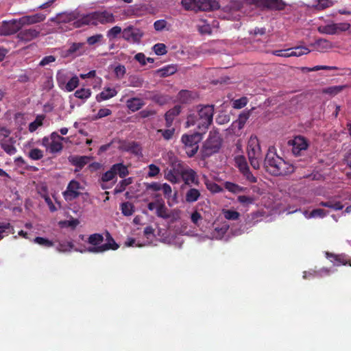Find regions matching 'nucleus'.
I'll list each match as a JSON object with an SVG mask.
<instances>
[{"mask_svg": "<svg viewBox=\"0 0 351 351\" xmlns=\"http://www.w3.org/2000/svg\"><path fill=\"white\" fill-rule=\"evenodd\" d=\"M213 115L214 105H198L189 112L185 126H196L199 131L205 133L213 123Z\"/></svg>", "mask_w": 351, "mask_h": 351, "instance_id": "nucleus-1", "label": "nucleus"}, {"mask_svg": "<svg viewBox=\"0 0 351 351\" xmlns=\"http://www.w3.org/2000/svg\"><path fill=\"white\" fill-rule=\"evenodd\" d=\"M264 164L267 171L275 176L288 175L295 170L293 165L276 154L274 147L268 149Z\"/></svg>", "mask_w": 351, "mask_h": 351, "instance_id": "nucleus-2", "label": "nucleus"}, {"mask_svg": "<svg viewBox=\"0 0 351 351\" xmlns=\"http://www.w3.org/2000/svg\"><path fill=\"white\" fill-rule=\"evenodd\" d=\"M115 22V16L113 13L108 10H98L84 14L81 19L76 21L74 27L80 28L85 25L97 26L99 24L113 23Z\"/></svg>", "mask_w": 351, "mask_h": 351, "instance_id": "nucleus-3", "label": "nucleus"}, {"mask_svg": "<svg viewBox=\"0 0 351 351\" xmlns=\"http://www.w3.org/2000/svg\"><path fill=\"white\" fill-rule=\"evenodd\" d=\"M222 142L223 139L219 132L217 130H211L202 148L203 157L208 158L219 152L221 147Z\"/></svg>", "mask_w": 351, "mask_h": 351, "instance_id": "nucleus-4", "label": "nucleus"}, {"mask_svg": "<svg viewBox=\"0 0 351 351\" xmlns=\"http://www.w3.org/2000/svg\"><path fill=\"white\" fill-rule=\"evenodd\" d=\"M247 152L250 165L255 169L260 168L262 160L261 149L256 136H251L248 141Z\"/></svg>", "mask_w": 351, "mask_h": 351, "instance_id": "nucleus-5", "label": "nucleus"}, {"mask_svg": "<svg viewBox=\"0 0 351 351\" xmlns=\"http://www.w3.org/2000/svg\"><path fill=\"white\" fill-rule=\"evenodd\" d=\"M202 132H195L193 134H184L181 137V141L184 144L186 154L190 158L194 156L199 149V143L202 139Z\"/></svg>", "mask_w": 351, "mask_h": 351, "instance_id": "nucleus-6", "label": "nucleus"}, {"mask_svg": "<svg viewBox=\"0 0 351 351\" xmlns=\"http://www.w3.org/2000/svg\"><path fill=\"white\" fill-rule=\"evenodd\" d=\"M129 174L128 167L123 163H116L113 165L109 170L102 174L101 180L103 182H108L114 180V183L117 182V176L124 178Z\"/></svg>", "mask_w": 351, "mask_h": 351, "instance_id": "nucleus-7", "label": "nucleus"}, {"mask_svg": "<svg viewBox=\"0 0 351 351\" xmlns=\"http://www.w3.org/2000/svg\"><path fill=\"white\" fill-rule=\"evenodd\" d=\"M83 15L84 14H81L80 11L76 9L70 12L58 13L55 17L51 18L49 21L57 24L69 23L73 21L74 25L75 23L79 21Z\"/></svg>", "mask_w": 351, "mask_h": 351, "instance_id": "nucleus-8", "label": "nucleus"}, {"mask_svg": "<svg viewBox=\"0 0 351 351\" xmlns=\"http://www.w3.org/2000/svg\"><path fill=\"white\" fill-rule=\"evenodd\" d=\"M23 28L20 19L3 21L0 25V36H11L19 33Z\"/></svg>", "mask_w": 351, "mask_h": 351, "instance_id": "nucleus-9", "label": "nucleus"}, {"mask_svg": "<svg viewBox=\"0 0 351 351\" xmlns=\"http://www.w3.org/2000/svg\"><path fill=\"white\" fill-rule=\"evenodd\" d=\"M106 237L107 243L101 245L99 247H89L85 251L90 253H101L109 250H116L119 247V245L115 242L109 232H106Z\"/></svg>", "mask_w": 351, "mask_h": 351, "instance_id": "nucleus-10", "label": "nucleus"}, {"mask_svg": "<svg viewBox=\"0 0 351 351\" xmlns=\"http://www.w3.org/2000/svg\"><path fill=\"white\" fill-rule=\"evenodd\" d=\"M82 189L81 184L78 181L72 180L68 184L66 191L62 193L64 199L67 202H71L77 198L81 195L80 190Z\"/></svg>", "mask_w": 351, "mask_h": 351, "instance_id": "nucleus-11", "label": "nucleus"}, {"mask_svg": "<svg viewBox=\"0 0 351 351\" xmlns=\"http://www.w3.org/2000/svg\"><path fill=\"white\" fill-rule=\"evenodd\" d=\"M143 35L142 30L132 25L124 28L122 32V38L126 41L134 43H140Z\"/></svg>", "mask_w": 351, "mask_h": 351, "instance_id": "nucleus-12", "label": "nucleus"}, {"mask_svg": "<svg viewBox=\"0 0 351 351\" xmlns=\"http://www.w3.org/2000/svg\"><path fill=\"white\" fill-rule=\"evenodd\" d=\"M40 34V29H37L36 27H29L21 29L20 32L17 34L16 38L20 41L28 43L39 37Z\"/></svg>", "mask_w": 351, "mask_h": 351, "instance_id": "nucleus-13", "label": "nucleus"}, {"mask_svg": "<svg viewBox=\"0 0 351 351\" xmlns=\"http://www.w3.org/2000/svg\"><path fill=\"white\" fill-rule=\"evenodd\" d=\"M180 179L185 185L190 186L192 185L198 186L200 184L197 172L191 167H188V169H184V171L182 172Z\"/></svg>", "mask_w": 351, "mask_h": 351, "instance_id": "nucleus-14", "label": "nucleus"}, {"mask_svg": "<svg viewBox=\"0 0 351 351\" xmlns=\"http://www.w3.org/2000/svg\"><path fill=\"white\" fill-rule=\"evenodd\" d=\"M292 152L295 156L301 154V152L305 151L308 148V143L306 139L301 136L295 137L291 141Z\"/></svg>", "mask_w": 351, "mask_h": 351, "instance_id": "nucleus-15", "label": "nucleus"}, {"mask_svg": "<svg viewBox=\"0 0 351 351\" xmlns=\"http://www.w3.org/2000/svg\"><path fill=\"white\" fill-rule=\"evenodd\" d=\"M263 8L273 11H282L287 5L283 0H261Z\"/></svg>", "mask_w": 351, "mask_h": 351, "instance_id": "nucleus-16", "label": "nucleus"}, {"mask_svg": "<svg viewBox=\"0 0 351 351\" xmlns=\"http://www.w3.org/2000/svg\"><path fill=\"white\" fill-rule=\"evenodd\" d=\"M20 19L22 26L32 25L44 21L46 19V15L43 13H36L32 15H25Z\"/></svg>", "mask_w": 351, "mask_h": 351, "instance_id": "nucleus-17", "label": "nucleus"}, {"mask_svg": "<svg viewBox=\"0 0 351 351\" xmlns=\"http://www.w3.org/2000/svg\"><path fill=\"white\" fill-rule=\"evenodd\" d=\"M219 8V2L217 0H197V11H213Z\"/></svg>", "mask_w": 351, "mask_h": 351, "instance_id": "nucleus-18", "label": "nucleus"}, {"mask_svg": "<svg viewBox=\"0 0 351 351\" xmlns=\"http://www.w3.org/2000/svg\"><path fill=\"white\" fill-rule=\"evenodd\" d=\"M16 140L12 138H3L0 141L1 147L9 155H14L16 152V148L14 146Z\"/></svg>", "mask_w": 351, "mask_h": 351, "instance_id": "nucleus-19", "label": "nucleus"}, {"mask_svg": "<svg viewBox=\"0 0 351 351\" xmlns=\"http://www.w3.org/2000/svg\"><path fill=\"white\" fill-rule=\"evenodd\" d=\"M119 149L123 152H130L133 154H138L139 151V145L135 141H127L125 140L119 141Z\"/></svg>", "mask_w": 351, "mask_h": 351, "instance_id": "nucleus-20", "label": "nucleus"}, {"mask_svg": "<svg viewBox=\"0 0 351 351\" xmlns=\"http://www.w3.org/2000/svg\"><path fill=\"white\" fill-rule=\"evenodd\" d=\"M197 97L196 93L182 90L178 93V99L182 104L191 103Z\"/></svg>", "mask_w": 351, "mask_h": 351, "instance_id": "nucleus-21", "label": "nucleus"}, {"mask_svg": "<svg viewBox=\"0 0 351 351\" xmlns=\"http://www.w3.org/2000/svg\"><path fill=\"white\" fill-rule=\"evenodd\" d=\"M127 107L132 112H136L140 110L145 103L142 99L138 97H133L127 100Z\"/></svg>", "mask_w": 351, "mask_h": 351, "instance_id": "nucleus-22", "label": "nucleus"}, {"mask_svg": "<svg viewBox=\"0 0 351 351\" xmlns=\"http://www.w3.org/2000/svg\"><path fill=\"white\" fill-rule=\"evenodd\" d=\"M224 188L229 192L234 194H239L241 193H245L248 191L247 187L241 186L236 183L231 182H226L224 183Z\"/></svg>", "mask_w": 351, "mask_h": 351, "instance_id": "nucleus-23", "label": "nucleus"}, {"mask_svg": "<svg viewBox=\"0 0 351 351\" xmlns=\"http://www.w3.org/2000/svg\"><path fill=\"white\" fill-rule=\"evenodd\" d=\"M117 94V91L114 88H106L97 95L96 99L98 102H101V101L107 100L114 97Z\"/></svg>", "mask_w": 351, "mask_h": 351, "instance_id": "nucleus-24", "label": "nucleus"}, {"mask_svg": "<svg viewBox=\"0 0 351 351\" xmlns=\"http://www.w3.org/2000/svg\"><path fill=\"white\" fill-rule=\"evenodd\" d=\"M326 257L333 263L336 266L346 265L348 263V260L344 255H336L332 253L326 252Z\"/></svg>", "mask_w": 351, "mask_h": 351, "instance_id": "nucleus-25", "label": "nucleus"}, {"mask_svg": "<svg viewBox=\"0 0 351 351\" xmlns=\"http://www.w3.org/2000/svg\"><path fill=\"white\" fill-rule=\"evenodd\" d=\"M201 196L200 191L195 188H190L185 194V201L193 203L199 199Z\"/></svg>", "mask_w": 351, "mask_h": 351, "instance_id": "nucleus-26", "label": "nucleus"}, {"mask_svg": "<svg viewBox=\"0 0 351 351\" xmlns=\"http://www.w3.org/2000/svg\"><path fill=\"white\" fill-rule=\"evenodd\" d=\"M177 69L173 65H167L156 71V73L160 77H165L174 74Z\"/></svg>", "mask_w": 351, "mask_h": 351, "instance_id": "nucleus-27", "label": "nucleus"}, {"mask_svg": "<svg viewBox=\"0 0 351 351\" xmlns=\"http://www.w3.org/2000/svg\"><path fill=\"white\" fill-rule=\"evenodd\" d=\"M69 161L77 167L82 169L88 162V157L83 156H73L69 158Z\"/></svg>", "mask_w": 351, "mask_h": 351, "instance_id": "nucleus-28", "label": "nucleus"}, {"mask_svg": "<svg viewBox=\"0 0 351 351\" xmlns=\"http://www.w3.org/2000/svg\"><path fill=\"white\" fill-rule=\"evenodd\" d=\"M319 206L330 208L334 210H340L343 208V205L339 201H335L334 199H330L327 202H321L319 204Z\"/></svg>", "mask_w": 351, "mask_h": 351, "instance_id": "nucleus-29", "label": "nucleus"}, {"mask_svg": "<svg viewBox=\"0 0 351 351\" xmlns=\"http://www.w3.org/2000/svg\"><path fill=\"white\" fill-rule=\"evenodd\" d=\"M6 235L14 234V228L10 223L0 222V241Z\"/></svg>", "mask_w": 351, "mask_h": 351, "instance_id": "nucleus-30", "label": "nucleus"}, {"mask_svg": "<svg viewBox=\"0 0 351 351\" xmlns=\"http://www.w3.org/2000/svg\"><path fill=\"white\" fill-rule=\"evenodd\" d=\"M83 46L84 43H72L69 48L66 51L65 56H70L74 54L76 56L82 55V53L80 52L77 53V51H79L83 47Z\"/></svg>", "mask_w": 351, "mask_h": 351, "instance_id": "nucleus-31", "label": "nucleus"}, {"mask_svg": "<svg viewBox=\"0 0 351 351\" xmlns=\"http://www.w3.org/2000/svg\"><path fill=\"white\" fill-rule=\"evenodd\" d=\"M189 167L188 165H185L183 162L179 160H175L171 162V169L173 171L177 173V174L181 176L182 172L184 171V169H188Z\"/></svg>", "mask_w": 351, "mask_h": 351, "instance_id": "nucleus-32", "label": "nucleus"}, {"mask_svg": "<svg viewBox=\"0 0 351 351\" xmlns=\"http://www.w3.org/2000/svg\"><path fill=\"white\" fill-rule=\"evenodd\" d=\"M132 178H128L121 180L116 186V187L114 189V193L118 194L123 192L126 187L132 184Z\"/></svg>", "mask_w": 351, "mask_h": 351, "instance_id": "nucleus-33", "label": "nucleus"}, {"mask_svg": "<svg viewBox=\"0 0 351 351\" xmlns=\"http://www.w3.org/2000/svg\"><path fill=\"white\" fill-rule=\"evenodd\" d=\"M88 243L92 245V247H99L104 241V237L99 233L90 234L88 238Z\"/></svg>", "mask_w": 351, "mask_h": 351, "instance_id": "nucleus-34", "label": "nucleus"}, {"mask_svg": "<svg viewBox=\"0 0 351 351\" xmlns=\"http://www.w3.org/2000/svg\"><path fill=\"white\" fill-rule=\"evenodd\" d=\"M45 118V116L44 114L37 115L36 119L29 124V131L30 132H34L38 129V127L43 125Z\"/></svg>", "mask_w": 351, "mask_h": 351, "instance_id": "nucleus-35", "label": "nucleus"}, {"mask_svg": "<svg viewBox=\"0 0 351 351\" xmlns=\"http://www.w3.org/2000/svg\"><path fill=\"white\" fill-rule=\"evenodd\" d=\"M291 51L289 53L291 54V57L292 56H301L302 55H306L310 53V49L305 46H298L293 48H290Z\"/></svg>", "mask_w": 351, "mask_h": 351, "instance_id": "nucleus-36", "label": "nucleus"}, {"mask_svg": "<svg viewBox=\"0 0 351 351\" xmlns=\"http://www.w3.org/2000/svg\"><path fill=\"white\" fill-rule=\"evenodd\" d=\"M165 178L172 184H178L180 182V176L173 171L171 169L165 171Z\"/></svg>", "mask_w": 351, "mask_h": 351, "instance_id": "nucleus-37", "label": "nucleus"}, {"mask_svg": "<svg viewBox=\"0 0 351 351\" xmlns=\"http://www.w3.org/2000/svg\"><path fill=\"white\" fill-rule=\"evenodd\" d=\"M239 172L243 176V177L245 178V180L247 182H249L251 184L257 182V181H258L257 177L253 174V173L250 171L249 167Z\"/></svg>", "mask_w": 351, "mask_h": 351, "instance_id": "nucleus-38", "label": "nucleus"}, {"mask_svg": "<svg viewBox=\"0 0 351 351\" xmlns=\"http://www.w3.org/2000/svg\"><path fill=\"white\" fill-rule=\"evenodd\" d=\"M80 84V80L77 76L75 75L71 77L68 82L66 83L64 88L67 92H71L74 90Z\"/></svg>", "mask_w": 351, "mask_h": 351, "instance_id": "nucleus-39", "label": "nucleus"}, {"mask_svg": "<svg viewBox=\"0 0 351 351\" xmlns=\"http://www.w3.org/2000/svg\"><path fill=\"white\" fill-rule=\"evenodd\" d=\"M317 30L320 34L328 35H334L337 34V29H335V23L319 26L318 27Z\"/></svg>", "mask_w": 351, "mask_h": 351, "instance_id": "nucleus-40", "label": "nucleus"}, {"mask_svg": "<svg viewBox=\"0 0 351 351\" xmlns=\"http://www.w3.org/2000/svg\"><path fill=\"white\" fill-rule=\"evenodd\" d=\"M91 93L90 88H82L75 92L74 96L78 99L86 100L91 96Z\"/></svg>", "mask_w": 351, "mask_h": 351, "instance_id": "nucleus-41", "label": "nucleus"}, {"mask_svg": "<svg viewBox=\"0 0 351 351\" xmlns=\"http://www.w3.org/2000/svg\"><path fill=\"white\" fill-rule=\"evenodd\" d=\"M121 213L125 216H131L134 212V206L130 202H123L121 204Z\"/></svg>", "mask_w": 351, "mask_h": 351, "instance_id": "nucleus-42", "label": "nucleus"}, {"mask_svg": "<svg viewBox=\"0 0 351 351\" xmlns=\"http://www.w3.org/2000/svg\"><path fill=\"white\" fill-rule=\"evenodd\" d=\"M235 166L239 169V171H241L244 169L247 168L249 166L247 165L246 158L243 156H237L234 158Z\"/></svg>", "mask_w": 351, "mask_h": 351, "instance_id": "nucleus-43", "label": "nucleus"}, {"mask_svg": "<svg viewBox=\"0 0 351 351\" xmlns=\"http://www.w3.org/2000/svg\"><path fill=\"white\" fill-rule=\"evenodd\" d=\"M73 247L74 245L71 241H62L59 243L56 249L60 252H70Z\"/></svg>", "mask_w": 351, "mask_h": 351, "instance_id": "nucleus-44", "label": "nucleus"}, {"mask_svg": "<svg viewBox=\"0 0 351 351\" xmlns=\"http://www.w3.org/2000/svg\"><path fill=\"white\" fill-rule=\"evenodd\" d=\"M223 215L228 220H237L240 217V213L236 210L230 209H223Z\"/></svg>", "mask_w": 351, "mask_h": 351, "instance_id": "nucleus-45", "label": "nucleus"}, {"mask_svg": "<svg viewBox=\"0 0 351 351\" xmlns=\"http://www.w3.org/2000/svg\"><path fill=\"white\" fill-rule=\"evenodd\" d=\"M315 46H316L317 49H327L332 48V45L331 42L326 39L319 38L315 40Z\"/></svg>", "mask_w": 351, "mask_h": 351, "instance_id": "nucleus-46", "label": "nucleus"}, {"mask_svg": "<svg viewBox=\"0 0 351 351\" xmlns=\"http://www.w3.org/2000/svg\"><path fill=\"white\" fill-rule=\"evenodd\" d=\"M156 215L158 217L163 219H167L169 217V215L167 213V208L165 204L160 203L158 204L156 207Z\"/></svg>", "mask_w": 351, "mask_h": 351, "instance_id": "nucleus-47", "label": "nucleus"}, {"mask_svg": "<svg viewBox=\"0 0 351 351\" xmlns=\"http://www.w3.org/2000/svg\"><path fill=\"white\" fill-rule=\"evenodd\" d=\"M197 0H182L181 4L186 10H193L197 12Z\"/></svg>", "mask_w": 351, "mask_h": 351, "instance_id": "nucleus-48", "label": "nucleus"}, {"mask_svg": "<svg viewBox=\"0 0 351 351\" xmlns=\"http://www.w3.org/2000/svg\"><path fill=\"white\" fill-rule=\"evenodd\" d=\"M249 118L248 114H241L237 120L233 123V126L242 129Z\"/></svg>", "mask_w": 351, "mask_h": 351, "instance_id": "nucleus-49", "label": "nucleus"}, {"mask_svg": "<svg viewBox=\"0 0 351 351\" xmlns=\"http://www.w3.org/2000/svg\"><path fill=\"white\" fill-rule=\"evenodd\" d=\"M63 145L61 141H51L49 151L50 153L55 154L62 151Z\"/></svg>", "mask_w": 351, "mask_h": 351, "instance_id": "nucleus-50", "label": "nucleus"}, {"mask_svg": "<svg viewBox=\"0 0 351 351\" xmlns=\"http://www.w3.org/2000/svg\"><path fill=\"white\" fill-rule=\"evenodd\" d=\"M43 156V152L38 148L32 149L28 153V156L34 160H40Z\"/></svg>", "mask_w": 351, "mask_h": 351, "instance_id": "nucleus-51", "label": "nucleus"}, {"mask_svg": "<svg viewBox=\"0 0 351 351\" xmlns=\"http://www.w3.org/2000/svg\"><path fill=\"white\" fill-rule=\"evenodd\" d=\"M344 86H334L326 88L323 90V93L330 95H336L343 90Z\"/></svg>", "mask_w": 351, "mask_h": 351, "instance_id": "nucleus-52", "label": "nucleus"}, {"mask_svg": "<svg viewBox=\"0 0 351 351\" xmlns=\"http://www.w3.org/2000/svg\"><path fill=\"white\" fill-rule=\"evenodd\" d=\"M104 38V36L101 34H97L95 35L89 36L86 39V43L90 45L93 46L96 44L100 43Z\"/></svg>", "mask_w": 351, "mask_h": 351, "instance_id": "nucleus-53", "label": "nucleus"}, {"mask_svg": "<svg viewBox=\"0 0 351 351\" xmlns=\"http://www.w3.org/2000/svg\"><path fill=\"white\" fill-rule=\"evenodd\" d=\"M121 27L114 26L107 32V37L111 40L117 38L119 34L122 33Z\"/></svg>", "mask_w": 351, "mask_h": 351, "instance_id": "nucleus-54", "label": "nucleus"}, {"mask_svg": "<svg viewBox=\"0 0 351 351\" xmlns=\"http://www.w3.org/2000/svg\"><path fill=\"white\" fill-rule=\"evenodd\" d=\"M153 50L158 56L165 55L167 53L166 45L163 43H157L154 45Z\"/></svg>", "mask_w": 351, "mask_h": 351, "instance_id": "nucleus-55", "label": "nucleus"}, {"mask_svg": "<svg viewBox=\"0 0 351 351\" xmlns=\"http://www.w3.org/2000/svg\"><path fill=\"white\" fill-rule=\"evenodd\" d=\"M157 132L161 134L164 139L169 141L173 138V136L175 132V129H159L157 130Z\"/></svg>", "mask_w": 351, "mask_h": 351, "instance_id": "nucleus-56", "label": "nucleus"}, {"mask_svg": "<svg viewBox=\"0 0 351 351\" xmlns=\"http://www.w3.org/2000/svg\"><path fill=\"white\" fill-rule=\"evenodd\" d=\"M34 242L40 245H42V246L46 247H52L53 245V243L51 241H50L46 238H43V237H36L34 239Z\"/></svg>", "mask_w": 351, "mask_h": 351, "instance_id": "nucleus-57", "label": "nucleus"}, {"mask_svg": "<svg viewBox=\"0 0 351 351\" xmlns=\"http://www.w3.org/2000/svg\"><path fill=\"white\" fill-rule=\"evenodd\" d=\"M181 110L182 107L179 105H176L173 108L169 110L165 113V115H167V117H169L170 118L174 120L175 117L180 114V113L181 112Z\"/></svg>", "mask_w": 351, "mask_h": 351, "instance_id": "nucleus-58", "label": "nucleus"}, {"mask_svg": "<svg viewBox=\"0 0 351 351\" xmlns=\"http://www.w3.org/2000/svg\"><path fill=\"white\" fill-rule=\"evenodd\" d=\"M247 98L246 97H241L236 99L232 103V106L236 109H241L246 106L247 104Z\"/></svg>", "mask_w": 351, "mask_h": 351, "instance_id": "nucleus-59", "label": "nucleus"}, {"mask_svg": "<svg viewBox=\"0 0 351 351\" xmlns=\"http://www.w3.org/2000/svg\"><path fill=\"white\" fill-rule=\"evenodd\" d=\"M237 201L243 205L252 204L254 202V198L252 196L239 195Z\"/></svg>", "mask_w": 351, "mask_h": 351, "instance_id": "nucleus-60", "label": "nucleus"}, {"mask_svg": "<svg viewBox=\"0 0 351 351\" xmlns=\"http://www.w3.org/2000/svg\"><path fill=\"white\" fill-rule=\"evenodd\" d=\"M66 76L63 72L58 71L57 73L56 80H57L59 87L62 89L64 88V86L66 84Z\"/></svg>", "mask_w": 351, "mask_h": 351, "instance_id": "nucleus-61", "label": "nucleus"}, {"mask_svg": "<svg viewBox=\"0 0 351 351\" xmlns=\"http://www.w3.org/2000/svg\"><path fill=\"white\" fill-rule=\"evenodd\" d=\"M114 72L118 79H121L126 73V69L124 65L119 64L114 68Z\"/></svg>", "mask_w": 351, "mask_h": 351, "instance_id": "nucleus-62", "label": "nucleus"}, {"mask_svg": "<svg viewBox=\"0 0 351 351\" xmlns=\"http://www.w3.org/2000/svg\"><path fill=\"white\" fill-rule=\"evenodd\" d=\"M327 213L322 208L313 209L310 213V217H321L323 218L326 216Z\"/></svg>", "mask_w": 351, "mask_h": 351, "instance_id": "nucleus-63", "label": "nucleus"}, {"mask_svg": "<svg viewBox=\"0 0 351 351\" xmlns=\"http://www.w3.org/2000/svg\"><path fill=\"white\" fill-rule=\"evenodd\" d=\"M148 168V176L150 178H154L158 175L160 173V168L154 164L149 165Z\"/></svg>", "mask_w": 351, "mask_h": 351, "instance_id": "nucleus-64", "label": "nucleus"}]
</instances>
